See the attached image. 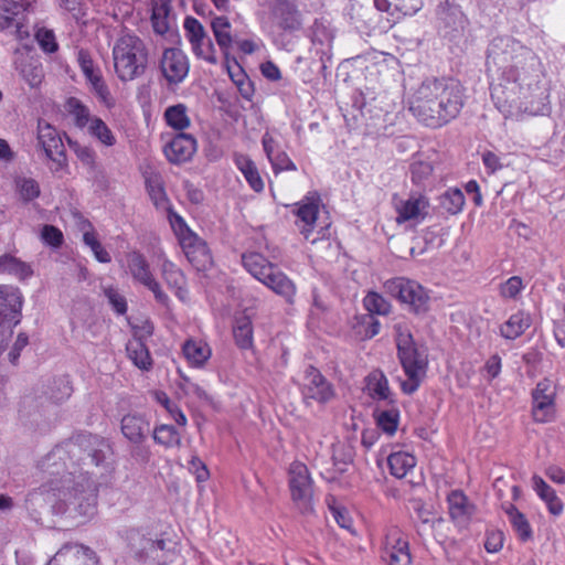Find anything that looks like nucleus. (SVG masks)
<instances>
[{"label": "nucleus", "mask_w": 565, "mask_h": 565, "mask_svg": "<svg viewBox=\"0 0 565 565\" xmlns=\"http://www.w3.org/2000/svg\"><path fill=\"white\" fill-rule=\"evenodd\" d=\"M23 296L18 287L0 285V355L22 317Z\"/></svg>", "instance_id": "10"}, {"label": "nucleus", "mask_w": 565, "mask_h": 565, "mask_svg": "<svg viewBox=\"0 0 565 565\" xmlns=\"http://www.w3.org/2000/svg\"><path fill=\"white\" fill-rule=\"evenodd\" d=\"M263 147L267 154L268 160L271 163L274 172L278 174L282 170L281 160L279 157V152L275 151V141L269 134L264 135Z\"/></svg>", "instance_id": "61"}, {"label": "nucleus", "mask_w": 565, "mask_h": 565, "mask_svg": "<svg viewBox=\"0 0 565 565\" xmlns=\"http://www.w3.org/2000/svg\"><path fill=\"white\" fill-rule=\"evenodd\" d=\"M77 62L86 82L90 83L103 76L100 70L95 66L90 54L85 50H79L77 53Z\"/></svg>", "instance_id": "53"}, {"label": "nucleus", "mask_w": 565, "mask_h": 565, "mask_svg": "<svg viewBox=\"0 0 565 565\" xmlns=\"http://www.w3.org/2000/svg\"><path fill=\"white\" fill-rule=\"evenodd\" d=\"M518 539L525 543L533 539V530L526 516L513 503L502 505Z\"/></svg>", "instance_id": "35"}, {"label": "nucleus", "mask_w": 565, "mask_h": 565, "mask_svg": "<svg viewBox=\"0 0 565 565\" xmlns=\"http://www.w3.org/2000/svg\"><path fill=\"white\" fill-rule=\"evenodd\" d=\"M15 70L31 87H38L43 81L44 71L39 57L30 54H20L15 60Z\"/></svg>", "instance_id": "28"}, {"label": "nucleus", "mask_w": 565, "mask_h": 565, "mask_svg": "<svg viewBox=\"0 0 565 565\" xmlns=\"http://www.w3.org/2000/svg\"><path fill=\"white\" fill-rule=\"evenodd\" d=\"M120 430L124 437L135 445L142 444L150 433V420L138 412H130L122 416Z\"/></svg>", "instance_id": "24"}, {"label": "nucleus", "mask_w": 565, "mask_h": 565, "mask_svg": "<svg viewBox=\"0 0 565 565\" xmlns=\"http://www.w3.org/2000/svg\"><path fill=\"white\" fill-rule=\"evenodd\" d=\"M233 334L236 344L241 349H249L253 345V324L252 320L246 315H239L235 317L234 326H233Z\"/></svg>", "instance_id": "44"}, {"label": "nucleus", "mask_w": 565, "mask_h": 565, "mask_svg": "<svg viewBox=\"0 0 565 565\" xmlns=\"http://www.w3.org/2000/svg\"><path fill=\"white\" fill-rule=\"evenodd\" d=\"M160 68L169 83L179 84L184 81L190 70L188 56L180 49H166L160 60Z\"/></svg>", "instance_id": "20"}, {"label": "nucleus", "mask_w": 565, "mask_h": 565, "mask_svg": "<svg viewBox=\"0 0 565 565\" xmlns=\"http://www.w3.org/2000/svg\"><path fill=\"white\" fill-rule=\"evenodd\" d=\"M244 268L257 280L274 290L282 294V274L277 265L269 263L259 253H246L242 255Z\"/></svg>", "instance_id": "15"}, {"label": "nucleus", "mask_w": 565, "mask_h": 565, "mask_svg": "<svg viewBox=\"0 0 565 565\" xmlns=\"http://www.w3.org/2000/svg\"><path fill=\"white\" fill-rule=\"evenodd\" d=\"M152 437L156 444L164 448L181 446V434L172 425H157L153 428Z\"/></svg>", "instance_id": "47"}, {"label": "nucleus", "mask_w": 565, "mask_h": 565, "mask_svg": "<svg viewBox=\"0 0 565 565\" xmlns=\"http://www.w3.org/2000/svg\"><path fill=\"white\" fill-rule=\"evenodd\" d=\"M303 395L307 398L326 404L334 398L335 392L333 385L321 374V372L310 365L306 370Z\"/></svg>", "instance_id": "21"}, {"label": "nucleus", "mask_w": 565, "mask_h": 565, "mask_svg": "<svg viewBox=\"0 0 565 565\" xmlns=\"http://www.w3.org/2000/svg\"><path fill=\"white\" fill-rule=\"evenodd\" d=\"M429 199L422 193H412L407 199L399 200L394 205L395 222L401 225L408 222L420 224L429 214Z\"/></svg>", "instance_id": "18"}, {"label": "nucleus", "mask_w": 565, "mask_h": 565, "mask_svg": "<svg viewBox=\"0 0 565 565\" xmlns=\"http://www.w3.org/2000/svg\"><path fill=\"white\" fill-rule=\"evenodd\" d=\"M289 492L295 508L301 514L313 512V481L308 467L299 461L292 462L289 467Z\"/></svg>", "instance_id": "12"}, {"label": "nucleus", "mask_w": 565, "mask_h": 565, "mask_svg": "<svg viewBox=\"0 0 565 565\" xmlns=\"http://www.w3.org/2000/svg\"><path fill=\"white\" fill-rule=\"evenodd\" d=\"M128 358L140 370L148 371L152 366V359L148 348L140 339H132L126 345Z\"/></svg>", "instance_id": "43"}, {"label": "nucleus", "mask_w": 565, "mask_h": 565, "mask_svg": "<svg viewBox=\"0 0 565 565\" xmlns=\"http://www.w3.org/2000/svg\"><path fill=\"white\" fill-rule=\"evenodd\" d=\"M115 73L121 82L142 76L148 65V49L142 39L134 33H124L113 46Z\"/></svg>", "instance_id": "6"}, {"label": "nucleus", "mask_w": 565, "mask_h": 565, "mask_svg": "<svg viewBox=\"0 0 565 565\" xmlns=\"http://www.w3.org/2000/svg\"><path fill=\"white\" fill-rule=\"evenodd\" d=\"M365 390L367 394L375 401H387L394 404L393 394L386 375L381 370H373L365 377Z\"/></svg>", "instance_id": "31"}, {"label": "nucleus", "mask_w": 565, "mask_h": 565, "mask_svg": "<svg viewBox=\"0 0 565 565\" xmlns=\"http://www.w3.org/2000/svg\"><path fill=\"white\" fill-rule=\"evenodd\" d=\"M146 185L151 201L158 209H164L168 212L173 211L169 206V200L167 198V193L164 191L160 175L153 174L148 177L146 180Z\"/></svg>", "instance_id": "48"}, {"label": "nucleus", "mask_w": 565, "mask_h": 565, "mask_svg": "<svg viewBox=\"0 0 565 565\" xmlns=\"http://www.w3.org/2000/svg\"><path fill=\"white\" fill-rule=\"evenodd\" d=\"M373 4L379 12L387 14L386 26L388 29L393 28L401 20L398 11H394V3L390 0H373Z\"/></svg>", "instance_id": "62"}, {"label": "nucleus", "mask_w": 565, "mask_h": 565, "mask_svg": "<svg viewBox=\"0 0 565 565\" xmlns=\"http://www.w3.org/2000/svg\"><path fill=\"white\" fill-rule=\"evenodd\" d=\"M148 11L156 34L164 35L172 29L175 20L172 0H148Z\"/></svg>", "instance_id": "25"}, {"label": "nucleus", "mask_w": 565, "mask_h": 565, "mask_svg": "<svg viewBox=\"0 0 565 565\" xmlns=\"http://www.w3.org/2000/svg\"><path fill=\"white\" fill-rule=\"evenodd\" d=\"M540 57L519 40L509 36L492 41L488 53L489 89L495 108L504 118L537 116L547 108V89L534 78Z\"/></svg>", "instance_id": "1"}, {"label": "nucleus", "mask_w": 565, "mask_h": 565, "mask_svg": "<svg viewBox=\"0 0 565 565\" xmlns=\"http://www.w3.org/2000/svg\"><path fill=\"white\" fill-rule=\"evenodd\" d=\"M90 92L96 96L102 105L107 109H111L116 105V99L110 93V89L105 82L104 77L88 83Z\"/></svg>", "instance_id": "52"}, {"label": "nucleus", "mask_w": 565, "mask_h": 565, "mask_svg": "<svg viewBox=\"0 0 565 565\" xmlns=\"http://www.w3.org/2000/svg\"><path fill=\"white\" fill-rule=\"evenodd\" d=\"M156 401L167 411L170 417L179 425L186 426L188 419L184 413L180 409V407L172 402L169 396L161 391L154 393Z\"/></svg>", "instance_id": "50"}, {"label": "nucleus", "mask_w": 565, "mask_h": 565, "mask_svg": "<svg viewBox=\"0 0 565 565\" xmlns=\"http://www.w3.org/2000/svg\"><path fill=\"white\" fill-rule=\"evenodd\" d=\"M182 353L190 366L202 369L210 360L212 350L201 339H188L182 345Z\"/></svg>", "instance_id": "30"}, {"label": "nucleus", "mask_w": 565, "mask_h": 565, "mask_svg": "<svg viewBox=\"0 0 565 565\" xmlns=\"http://www.w3.org/2000/svg\"><path fill=\"white\" fill-rule=\"evenodd\" d=\"M504 544V533L499 530L488 531L486 534L484 548L488 553H498Z\"/></svg>", "instance_id": "64"}, {"label": "nucleus", "mask_w": 565, "mask_h": 565, "mask_svg": "<svg viewBox=\"0 0 565 565\" xmlns=\"http://www.w3.org/2000/svg\"><path fill=\"white\" fill-rule=\"evenodd\" d=\"M524 287L520 276H512L500 285L499 294L504 299H516Z\"/></svg>", "instance_id": "58"}, {"label": "nucleus", "mask_w": 565, "mask_h": 565, "mask_svg": "<svg viewBox=\"0 0 565 565\" xmlns=\"http://www.w3.org/2000/svg\"><path fill=\"white\" fill-rule=\"evenodd\" d=\"M211 28L221 51L225 55L228 54L233 43V38L231 34L232 26L228 19L224 15L215 17L211 21Z\"/></svg>", "instance_id": "42"}, {"label": "nucleus", "mask_w": 565, "mask_h": 565, "mask_svg": "<svg viewBox=\"0 0 565 565\" xmlns=\"http://www.w3.org/2000/svg\"><path fill=\"white\" fill-rule=\"evenodd\" d=\"M364 308L374 315L386 316L391 311V303L379 292L370 291L363 299Z\"/></svg>", "instance_id": "51"}, {"label": "nucleus", "mask_w": 565, "mask_h": 565, "mask_svg": "<svg viewBox=\"0 0 565 565\" xmlns=\"http://www.w3.org/2000/svg\"><path fill=\"white\" fill-rule=\"evenodd\" d=\"M33 270L30 265L11 254L0 256V275H11L20 280L31 277Z\"/></svg>", "instance_id": "41"}, {"label": "nucleus", "mask_w": 565, "mask_h": 565, "mask_svg": "<svg viewBox=\"0 0 565 565\" xmlns=\"http://www.w3.org/2000/svg\"><path fill=\"white\" fill-rule=\"evenodd\" d=\"M163 117L169 127L181 132L191 125L188 107L184 104L169 106L164 110Z\"/></svg>", "instance_id": "46"}, {"label": "nucleus", "mask_w": 565, "mask_h": 565, "mask_svg": "<svg viewBox=\"0 0 565 565\" xmlns=\"http://www.w3.org/2000/svg\"><path fill=\"white\" fill-rule=\"evenodd\" d=\"M47 481L41 486L40 494L51 504L55 514L84 522L97 512V483L88 471H78L75 463L72 470L61 469L57 476H51L44 468Z\"/></svg>", "instance_id": "2"}, {"label": "nucleus", "mask_w": 565, "mask_h": 565, "mask_svg": "<svg viewBox=\"0 0 565 565\" xmlns=\"http://www.w3.org/2000/svg\"><path fill=\"white\" fill-rule=\"evenodd\" d=\"M64 108L78 129H85L95 117L90 114L89 107L76 97H68Z\"/></svg>", "instance_id": "37"}, {"label": "nucleus", "mask_w": 565, "mask_h": 565, "mask_svg": "<svg viewBox=\"0 0 565 565\" xmlns=\"http://www.w3.org/2000/svg\"><path fill=\"white\" fill-rule=\"evenodd\" d=\"M28 8L14 0H0V29H14L18 39L29 38L30 31L25 25Z\"/></svg>", "instance_id": "19"}, {"label": "nucleus", "mask_w": 565, "mask_h": 565, "mask_svg": "<svg viewBox=\"0 0 565 565\" xmlns=\"http://www.w3.org/2000/svg\"><path fill=\"white\" fill-rule=\"evenodd\" d=\"M465 195L458 188L448 189L440 199L441 206L451 215L460 213L465 206Z\"/></svg>", "instance_id": "49"}, {"label": "nucleus", "mask_w": 565, "mask_h": 565, "mask_svg": "<svg viewBox=\"0 0 565 565\" xmlns=\"http://www.w3.org/2000/svg\"><path fill=\"white\" fill-rule=\"evenodd\" d=\"M127 541L135 557L153 565H166L173 561L175 543L162 535L145 530L131 529Z\"/></svg>", "instance_id": "7"}, {"label": "nucleus", "mask_w": 565, "mask_h": 565, "mask_svg": "<svg viewBox=\"0 0 565 565\" xmlns=\"http://www.w3.org/2000/svg\"><path fill=\"white\" fill-rule=\"evenodd\" d=\"M35 40L40 47L46 53H54L57 51L58 45L53 30L44 26H36L34 33Z\"/></svg>", "instance_id": "57"}, {"label": "nucleus", "mask_w": 565, "mask_h": 565, "mask_svg": "<svg viewBox=\"0 0 565 565\" xmlns=\"http://www.w3.org/2000/svg\"><path fill=\"white\" fill-rule=\"evenodd\" d=\"M41 237L46 245L53 248L61 247L64 241L61 230L53 225H44L41 232Z\"/></svg>", "instance_id": "63"}, {"label": "nucleus", "mask_w": 565, "mask_h": 565, "mask_svg": "<svg viewBox=\"0 0 565 565\" xmlns=\"http://www.w3.org/2000/svg\"><path fill=\"white\" fill-rule=\"evenodd\" d=\"M466 88L452 77L425 79L409 99V111L425 127L438 129L456 119L466 104Z\"/></svg>", "instance_id": "3"}, {"label": "nucleus", "mask_w": 565, "mask_h": 565, "mask_svg": "<svg viewBox=\"0 0 565 565\" xmlns=\"http://www.w3.org/2000/svg\"><path fill=\"white\" fill-rule=\"evenodd\" d=\"M331 501L332 502L328 501V507L337 524L342 529L351 530L353 527V521L348 510L339 505L334 498H331Z\"/></svg>", "instance_id": "59"}, {"label": "nucleus", "mask_w": 565, "mask_h": 565, "mask_svg": "<svg viewBox=\"0 0 565 565\" xmlns=\"http://www.w3.org/2000/svg\"><path fill=\"white\" fill-rule=\"evenodd\" d=\"M183 29L193 54L210 64H217L216 49L206 34L203 24L196 18L188 15L183 21Z\"/></svg>", "instance_id": "16"}, {"label": "nucleus", "mask_w": 565, "mask_h": 565, "mask_svg": "<svg viewBox=\"0 0 565 565\" xmlns=\"http://www.w3.org/2000/svg\"><path fill=\"white\" fill-rule=\"evenodd\" d=\"M73 388L66 376L54 380L50 388V398L54 403H62L72 395Z\"/></svg>", "instance_id": "56"}, {"label": "nucleus", "mask_w": 565, "mask_h": 565, "mask_svg": "<svg viewBox=\"0 0 565 565\" xmlns=\"http://www.w3.org/2000/svg\"><path fill=\"white\" fill-rule=\"evenodd\" d=\"M127 273L135 281L148 288L161 305H168L169 297L151 271L150 264L139 250L128 252L125 256Z\"/></svg>", "instance_id": "13"}, {"label": "nucleus", "mask_w": 565, "mask_h": 565, "mask_svg": "<svg viewBox=\"0 0 565 565\" xmlns=\"http://www.w3.org/2000/svg\"><path fill=\"white\" fill-rule=\"evenodd\" d=\"M387 294L401 303L407 305L415 313L428 310L430 297L428 291L416 280L406 277H394L384 282Z\"/></svg>", "instance_id": "11"}, {"label": "nucleus", "mask_w": 565, "mask_h": 565, "mask_svg": "<svg viewBox=\"0 0 565 565\" xmlns=\"http://www.w3.org/2000/svg\"><path fill=\"white\" fill-rule=\"evenodd\" d=\"M259 15L264 30L271 34L280 33L282 30V2L280 0L263 7Z\"/></svg>", "instance_id": "38"}, {"label": "nucleus", "mask_w": 565, "mask_h": 565, "mask_svg": "<svg viewBox=\"0 0 565 565\" xmlns=\"http://www.w3.org/2000/svg\"><path fill=\"white\" fill-rule=\"evenodd\" d=\"M196 151L195 138L185 132L174 135L164 146L166 158L174 164L189 161Z\"/></svg>", "instance_id": "22"}, {"label": "nucleus", "mask_w": 565, "mask_h": 565, "mask_svg": "<svg viewBox=\"0 0 565 565\" xmlns=\"http://www.w3.org/2000/svg\"><path fill=\"white\" fill-rule=\"evenodd\" d=\"M178 387L183 393V395L188 397L206 403L211 401L205 390H203L199 384L194 383L190 377L185 375H181Z\"/></svg>", "instance_id": "54"}, {"label": "nucleus", "mask_w": 565, "mask_h": 565, "mask_svg": "<svg viewBox=\"0 0 565 565\" xmlns=\"http://www.w3.org/2000/svg\"><path fill=\"white\" fill-rule=\"evenodd\" d=\"M380 556L386 565H411L412 554L407 534L398 526L387 527L381 543Z\"/></svg>", "instance_id": "14"}, {"label": "nucleus", "mask_w": 565, "mask_h": 565, "mask_svg": "<svg viewBox=\"0 0 565 565\" xmlns=\"http://www.w3.org/2000/svg\"><path fill=\"white\" fill-rule=\"evenodd\" d=\"M373 417L377 428L388 437L396 434L399 422L401 412L396 406H392L388 409L376 408L373 413Z\"/></svg>", "instance_id": "36"}, {"label": "nucleus", "mask_w": 565, "mask_h": 565, "mask_svg": "<svg viewBox=\"0 0 565 565\" xmlns=\"http://www.w3.org/2000/svg\"><path fill=\"white\" fill-rule=\"evenodd\" d=\"M86 559H95V554L89 547L78 543H66L55 553L47 565L73 564Z\"/></svg>", "instance_id": "29"}, {"label": "nucleus", "mask_w": 565, "mask_h": 565, "mask_svg": "<svg viewBox=\"0 0 565 565\" xmlns=\"http://www.w3.org/2000/svg\"><path fill=\"white\" fill-rule=\"evenodd\" d=\"M110 452V444L104 437L79 434L56 446L47 454L41 462V468H44L51 476H57L61 473V469L72 470V463L74 462L79 472L84 471L79 463L84 466L93 465L102 468L105 472H111L113 467L107 461Z\"/></svg>", "instance_id": "4"}, {"label": "nucleus", "mask_w": 565, "mask_h": 565, "mask_svg": "<svg viewBox=\"0 0 565 565\" xmlns=\"http://www.w3.org/2000/svg\"><path fill=\"white\" fill-rule=\"evenodd\" d=\"M434 171V167L428 161H415L411 164L412 181L415 184H419L428 179Z\"/></svg>", "instance_id": "60"}, {"label": "nucleus", "mask_w": 565, "mask_h": 565, "mask_svg": "<svg viewBox=\"0 0 565 565\" xmlns=\"http://www.w3.org/2000/svg\"><path fill=\"white\" fill-rule=\"evenodd\" d=\"M169 223L189 263L198 270H204L212 264V256L206 243L194 233L184 218L174 211H169Z\"/></svg>", "instance_id": "8"}, {"label": "nucleus", "mask_w": 565, "mask_h": 565, "mask_svg": "<svg viewBox=\"0 0 565 565\" xmlns=\"http://www.w3.org/2000/svg\"><path fill=\"white\" fill-rule=\"evenodd\" d=\"M320 211V198L315 194L306 196L297 204L296 225L305 239H309L316 227Z\"/></svg>", "instance_id": "23"}, {"label": "nucleus", "mask_w": 565, "mask_h": 565, "mask_svg": "<svg viewBox=\"0 0 565 565\" xmlns=\"http://www.w3.org/2000/svg\"><path fill=\"white\" fill-rule=\"evenodd\" d=\"M450 519L457 524H467L471 520L476 507L461 490H452L447 495Z\"/></svg>", "instance_id": "27"}, {"label": "nucleus", "mask_w": 565, "mask_h": 565, "mask_svg": "<svg viewBox=\"0 0 565 565\" xmlns=\"http://www.w3.org/2000/svg\"><path fill=\"white\" fill-rule=\"evenodd\" d=\"M159 259L162 279L181 301H185L188 299V290L186 278L183 271L164 254L160 255Z\"/></svg>", "instance_id": "26"}, {"label": "nucleus", "mask_w": 565, "mask_h": 565, "mask_svg": "<svg viewBox=\"0 0 565 565\" xmlns=\"http://www.w3.org/2000/svg\"><path fill=\"white\" fill-rule=\"evenodd\" d=\"M36 141L38 148L43 151L45 158L51 162L49 166L51 172L58 177L65 174L68 164L60 131L47 121L40 119L38 121Z\"/></svg>", "instance_id": "9"}, {"label": "nucleus", "mask_w": 565, "mask_h": 565, "mask_svg": "<svg viewBox=\"0 0 565 565\" xmlns=\"http://www.w3.org/2000/svg\"><path fill=\"white\" fill-rule=\"evenodd\" d=\"M531 324L532 319L530 313L524 310H518L500 326V335L507 340H515L520 338Z\"/></svg>", "instance_id": "32"}, {"label": "nucleus", "mask_w": 565, "mask_h": 565, "mask_svg": "<svg viewBox=\"0 0 565 565\" xmlns=\"http://www.w3.org/2000/svg\"><path fill=\"white\" fill-rule=\"evenodd\" d=\"M81 231L83 232L84 244L90 248L96 260L103 264L110 263V254L103 247V245L98 241L97 233L93 227L92 223L88 221H84L81 225Z\"/></svg>", "instance_id": "39"}, {"label": "nucleus", "mask_w": 565, "mask_h": 565, "mask_svg": "<svg viewBox=\"0 0 565 565\" xmlns=\"http://www.w3.org/2000/svg\"><path fill=\"white\" fill-rule=\"evenodd\" d=\"M15 188L20 198L25 201H32L40 195V185L32 179L26 177H19L15 180Z\"/></svg>", "instance_id": "55"}, {"label": "nucleus", "mask_w": 565, "mask_h": 565, "mask_svg": "<svg viewBox=\"0 0 565 565\" xmlns=\"http://www.w3.org/2000/svg\"><path fill=\"white\" fill-rule=\"evenodd\" d=\"M532 486L539 498L544 501L548 512L555 516L563 513L564 504L557 497L555 490L548 486L542 477L534 475L532 477Z\"/></svg>", "instance_id": "33"}, {"label": "nucleus", "mask_w": 565, "mask_h": 565, "mask_svg": "<svg viewBox=\"0 0 565 565\" xmlns=\"http://www.w3.org/2000/svg\"><path fill=\"white\" fill-rule=\"evenodd\" d=\"M417 463L416 457L405 450H394L387 456V466L390 473L397 478H405L409 472H412Z\"/></svg>", "instance_id": "34"}, {"label": "nucleus", "mask_w": 565, "mask_h": 565, "mask_svg": "<svg viewBox=\"0 0 565 565\" xmlns=\"http://www.w3.org/2000/svg\"><path fill=\"white\" fill-rule=\"evenodd\" d=\"M556 391L550 379L541 380L532 391V417L535 423H550L555 417Z\"/></svg>", "instance_id": "17"}, {"label": "nucleus", "mask_w": 565, "mask_h": 565, "mask_svg": "<svg viewBox=\"0 0 565 565\" xmlns=\"http://www.w3.org/2000/svg\"><path fill=\"white\" fill-rule=\"evenodd\" d=\"M397 358L405 380L399 381L401 391L413 395L424 382L428 370V358L419 351L409 328L404 323L394 326Z\"/></svg>", "instance_id": "5"}, {"label": "nucleus", "mask_w": 565, "mask_h": 565, "mask_svg": "<svg viewBox=\"0 0 565 565\" xmlns=\"http://www.w3.org/2000/svg\"><path fill=\"white\" fill-rule=\"evenodd\" d=\"M85 129L92 138L105 147H114L117 143L115 134L100 117L95 116Z\"/></svg>", "instance_id": "45"}, {"label": "nucleus", "mask_w": 565, "mask_h": 565, "mask_svg": "<svg viewBox=\"0 0 565 565\" xmlns=\"http://www.w3.org/2000/svg\"><path fill=\"white\" fill-rule=\"evenodd\" d=\"M234 162L237 169L242 172L249 186L260 192L264 189V182L259 175V172L255 163L245 154L236 153L234 156Z\"/></svg>", "instance_id": "40"}]
</instances>
